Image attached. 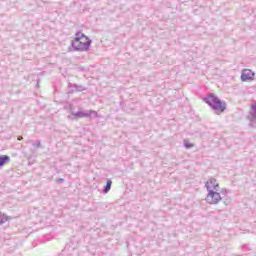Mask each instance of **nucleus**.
<instances>
[{
    "instance_id": "39448f33",
    "label": "nucleus",
    "mask_w": 256,
    "mask_h": 256,
    "mask_svg": "<svg viewBox=\"0 0 256 256\" xmlns=\"http://www.w3.org/2000/svg\"><path fill=\"white\" fill-rule=\"evenodd\" d=\"M255 77V73L251 69H244L242 71L241 79L242 81H251Z\"/></svg>"
},
{
    "instance_id": "6e6552de",
    "label": "nucleus",
    "mask_w": 256,
    "mask_h": 256,
    "mask_svg": "<svg viewBox=\"0 0 256 256\" xmlns=\"http://www.w3.org/2000/svg\"><path fill=\"white\" fill-rule=\"evenodd\" d=\"M186 147H191V146H189V145H186Z\"/></svg>"
},
{
    "instance_id": "423d86ee",
    "label": "nucleus",
    "mask_w": 256,
    "mask_h": 256,
    "mask_svg": "<svg viewBox=\"0 0 256 256\" xmlns=\"http://www.w3.org/2000/svg\"><path fill=\"white\" fill-rule=\"evenodd\" d=\"M5 163H9V156H1L0 157V167H3Z\"/></svg>"
},
{
    "instance_id": "7ed1b4c3",
    "label": "nucleus",
    "mask_w": 256,
    "mask_h": 256,
    "mask_svg": "<svg viewBox=\"0 0 256 256\" xmlns=\"http://www.w3.org/2000/svg\"><path fill=\"white\" fill-rule=\"evenodd\" d=\"M221 199V193L217 192V190L209 191L206 196V201L209 205H217Z\"/></svg>"
},
{
    "instance_id": "20e7f679",
    "label": "nucleus",
    "mask_w": 256,
    "mask_h": 256,
    "mask_svg": "<svg viewBox=\"0 0 256 256\" xmlns=\"http://www.w3.org/2000/svg\"><path fill=\"white\" fill-rule=\"evenodd\" d=\"M205 187L207 191H219V182H217V179L210 178L206 183Z\"/></svg>"
},
{
    "instance_id": "1a4fd4ad",
    "label": "nucleus",
    "mask_w": 256,
    "mask_h": 256,
    "mask_svg": "<svg viewBox=\"0 0 256 256\" xmlns=\"http://www.w3.org/2000/svg\"><path fill=\"white\" fill-rule=\"evenodd\" d=\"M0 217H1V213H0Z\"/></svg>"
},
{
    "instance_id": "0eeeda50",
    "label": "nucleus",
    "mask_w": 256,
    "mask_h": 256,
    "mask_svg": "<svg viewBox=\"0 0 256 256\" xmlns=\"http://www.w3.org/2000/svg\"><path fill=\"white\" fill-rule=\"evenodd\" d=\"M113 184V182L111 180L107 181L106 187L104 189L105 193H109V191L111 190V185Z\"/></svg>"
},
{
    "instance_id": "f257e3e1",
    "label": "nucleus",
    "mask_w": 256,
    "mask_h": 256,
    "mask_svg": "<svg viewBox=\"0 0 256 256\" xmlns=\"http://www.w3.org/2000/svg\"><path fill=\"white\" fill-rule=\"evenodd\" d=\"M71 47L74 51H89L91 40L83 32H77L71 42Z\"/></svg>"
},
{
    "instance_id": "f03ea898",
    "label": "nucleus",
    "mask_w": 256,
    "mask_h": 256,
    "mask_svg": "<svg viewBox=\"0 0 256 256\" xmlns=\"http://www.w3.org/2000/svg\"><path fill=\"white\" fill-rule=\"evenodd\" d=\"M205 103L211 107L218 115H221L227 109L225 102L221 101L215 94H210L205 98Z\"/></svg>"
}]
</instances>
